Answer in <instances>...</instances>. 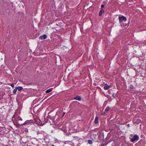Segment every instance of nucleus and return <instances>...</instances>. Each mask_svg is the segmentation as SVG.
<instances>
[{
  "label": "nucleus",
  "instance_id": "1",
  "mask_svg": "<svg viewBox=\"0 0 146 146\" xmlns=\"http://www.w3.org/2000/svg\"><path fill=\"white\" fill-rule=\"evenodd\" d=\"M14 119L12 121L15 125L18 126L23 125V123L21 122L22 119L20 117L18 116H16Z\"/></svg>",
  "mask_w": 146,
  "mask_h": 146
},
{
  "label": "nucleus",
  "instance_id": "2",
  "mask_svg": "<svg viewBox=\"0 0 146 146\" xmlns=\"http://www.w3.org/2000/svg\"><path fill=\"white\" fill-rule=\"evenodd\" d=\"M32 123V120H27L23 123V125H25L26 127H29L30 126L33 125V124Z\"/></svg>",
  "mask_w": 146,
  "mask_h": 146
},
{
  "label": "nucleus",
  "instance_id": "3",
  "mask_svg": "<svg viewBox=\"0 0 146 146\" xmlns=\"http://www.w3.org/2000/svg\"><path fill=\"white\" fill-rule=\"evenodd\" d=\"M139 139V136L137 135H135L132 138H130L131 141L132 142H134L138 140Z\"/></svg>",
  "mask_w": 146,
  "mask_h": 146
},
{
  "label": "nucleus",
  "instance_id": "4",
  "mask_svg": "<svg viewBox=\"0 0 146 146\" xmlns=\"http://www.w3.org/2000/svg\"><path fill=\"white\" fill-rule=\"evenodd\" d=\"M119 23H122L123 21H126L127 20L126 17L123 16H119Z\"/></svg>",
  "mask_w": 146,
  "mask_h": 146
},
{
  "label": "nucleus",
  "instance_id": "5",
  "mask_svg": "<svg viewBox=\"0 0 146 146\" xmlns=\"http://www.w3.org/2000/svg\"><path fill=\"white\" fill-rule=\"evenodd\" d=\"M74 99L78 100V101H80L81 100L82 98L80 96H77L74 97Z\"/></svg>",
  "mask_w": 146,
  "mask_h": 146
},
{
  "label": "nucleus",
  "instance_id": "6",
  "mask_svg": "<svg viewBox=\"0 0 146 146\" xmlns=\"http://www.w3.org/2000/svg\"><path fill=\"white\" fill-rule=\"evenodd\" d=\"M47 37V36L46 34L44 35H43L40 36L39 37V38L40 39H46Z\"/></svg>",
  "mask_w": 146,
  "mask_h": 146
},
{
  "label": "nucleus",
  "instance_id": "7",
  "mask_svg": "<svg viewBox=\"0 0 146 146\" xmlns=\"http://www.w3.org/2000/svg\"><path fill=\"white\" fill-rule=\"evenodd\" d=\"M110 86H108L107 84H105V86L104 87V89L105 90H108L111 88Z\"/></svg>",
  "mask_w": 146,
  "mask_h": 146
},
{
  "label": "nucleus",
  "instance_id": "8",
  "mask_svg": "<svg viewBox=\"0 0 146 146\" xmlns=\"http://www.w3.org/2000/svg\"><path fill=\"white\" fill-rule=\"evenodd\" d=\"M104 10L103 9H102L100 11L99 14V16H102V13H104Z\"/></svg>",
  "mask_w": 146,
  "mask_h": 146
},
{
  "label": "nucleus",
  "instance_id": "9",
  "mask_svg": "<svg viewBox=\"0 0 146 146\" xmlns=\"http://www.w3.org/2000/svg\"><path fill=\"white\" fill-rule=\"evenodd\" d=\"M141 120L139 119H137L134 122L136 124H138L141 122Z\"/></svg>",
  "mask_w": 146,
  "mask_h": 146
},
{
  "label": "nucleus",
  "instance_id": "10",
  "mask_svg": "<svg viewBox=\"0 0 146 146\" xmlns=\"http://www.w3.org/2000/svg\"><path fill=\"white\" fill-rule=\"evenodd\" d=\"M94 122L95 124H97L98 123V117L97 116H96L95 117Z\"/></svg>",
  "mask_w": 146,
  "mask_h": 146
},
{
  "label": "nucleus",
  "instance_id": "11",
  "mask_svg": "<svg viewBox=\"0 0 146 146\" xmlns=\"http://www.w3.org/2000/svg\"><path fill=\"white\" fill-rule=\"evenodd\" d=\"M17 88L19 91H21L23 89V87L21 86H18L17 87Z\"/></svg>",
  "mask_w": 146,
  "mask_h": 146
},
{
  "label": "nucleus",
  "instance_id": "12",
  "mask_svg": "<svg viewBox=\"0 0 146 146\" xmlns=\"http://www.w3.org/2000/svg\"><path fill=\"white\" fill-rule=\"evenodd\" d=\"M52 89H53L52 88H50L47 90L46 91V93H48L52 91Z\"/></svg>",
  "mask_w": 146,
  "mask_h": 146
},
{
  "label": "nucleus",
  "instance_id": "13",
  "mask_svg": "<svg viewBox=\"0 0 146 146\" xmlns=\"http://www.w3.org/2000/svg\"><path fill=\"white\" fill-rule=\"evenodd\" d=\"M17 90V89L16 87L15 89L13 90V93L14 94H16Z\"/></svg>",
  "mask_w": 146,
  "mask_h": 146
},
{
  "label": "nucleus",
  "instance_id": "14",
  "mask_svg": "<svg viewBox=\"0 0 146 146\" xmlns=\"http://www.w3.org/2000/svg\"><path fill=\"white\" fill-rule=\"evenodd\" d=\"M110 109V107L109 106H108L106 108V109H105V111H108Z\"/></svg>",
  "mask_w": 146,
  "mask_h": 146
},
{
  "label": "nucleus",
  "instance_id": "15",
  "mask_svg": "<svg viewBox=\"0 0 146 146\" xmlns=\"http://www.w3.org/2000/svg\"><path fill=\"white\" fill-rule=\"evenodd\" d=\"M88 143L90 144H91L92 143V140H88Z\"/></svg>",
  "mask_w": 146,
  "mask_h": 146
},
{
  "label": "nucleus",
  "instance_id": "16",
  "mask_svg": "<svg viewBox=\"0 0 146 146\" xmlns=\"http://www.w3.org/2000/svg\"><path fill=\"white\" fill-rule=\"evenodd\" d=\"M129 88L130 89H134V87L133 85H130L129 86Z\"/></svg>",
  "mask_w": 146,
  "mask_h": 146
},
{
  "label": "nucleus",
  "instance_id": "17",
  "mask_svg": "<svg viewBox=\"0 0 146 146\" xmlns=\"http://www.w3.org/2000/svg\"><path fill=\"white\" fill-rule=\"evenodd\" d=\"M112 96L113 99L115 98V93H113L112 94Z\"/></svg>",
  "mask_w": 146,
  "mask_h": 146
},
{
  "label": "nucleus",
  "instance_id": "18",
  "mask_svg": "<svg viewBox=\"0 0 146 146\" xmlns=\"http://www.w3.org/2000/svg\"><path fill=\"white\" fill-rule=\"evenodd\" d=\"M11 86L13 88L14 87V84H11Z\"/></svg>",
  "mask_w": 146,
  "mask_h": 146
},
{
  "label": "nucleus",
  "instance_id": "19",
  "mask_svg": "<svg viewBox=\"0 0 146 146\" xmlns=\"http://www.w3.org/2000/svg\"><path fill=\"white\" fill-rule=\"evenodd\" d=\"M104 5L103 4L102 5H101V7L102 8H102H104Z\"/></svg>",
  "mask_w": 146,
  "mask_h": 146
},
{
  "label": "nucleus",
  "instance_id": "20",
  "mask_svg": "<svg viewBox=\"0 0 146 146\" xmlns=\"http://www.w3.org/2000/svg\"><path fill=\"white\" fill-rule=\"evenodd\" d=\"M100 146H104V144H103L102 145H100Z\"/></svg>",
  "mask_w": 146,
  "mask_h": 146
},
{
  "label": "nucleus",
  "instance_id": "21",
  "mask_svg": "<svg viewBox=\"0 0 146 146\" xmlns=\"http://www.w3.org/2000/svg\"><path fill=\"white\" fill-rule=\"evenodd\" d=\"M127 126L129 127L130 126L129 124H128L127 125Z\"/></svg>",
  "mask_w": 146,
  "mask_h": 146
},
{
  "label": "nucleus",
  "instance_id": "22",
  "mask_svg": "<svg viewBox=\"0 0 146 146\" xmlns=\"http://www.w3.org/2000/svg\"><path fill=\"white\" fill-rule=\"evenodd\" d=\"M51 146H55L54 145H52Z\"/></svg>",
  "mask_w": 146,
  "mask_h": 146
}]
</instances>
